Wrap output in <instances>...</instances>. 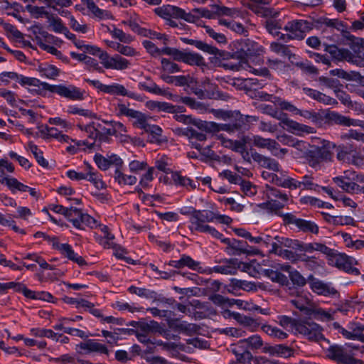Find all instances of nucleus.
I'll return each instance as SVG.
<instances>
[{
  "label": "nucleus",
  "mask_w": 364,
  "mask_h": 364,
  "mask_svg": "<svg viewBox=\"0 0 364 364\" xmlns=\"http://www.w3.org/2000/svg\"><path fill=\"white\" fill-rule=\"evenodd\" d=\"M154 12L159 16L166 20L167 25L173 28H179L183 26V23L177 21L178 19H183L188 23H196L199 16L208 18H213V12L206 9H194L193 12L198 14V16H196L192 13L186 12L185 10L178 6L169 4L156 8Z\"/></svg>",
  "instance_id": "f257e3e1"
},
{
  "label": "nucleus",
  "mask_w": 364,
  "mask_h": 364,
  "mask_svg": "<svg viewBox=\"0 0 364 364\" xmlns=\"http://www.w3.org/2000/svg\"><path fill=\"white\" fill-rule=\"evenodd\" d=\"M283 206H257L253 210V217L260 218L265 215H276L282 217L284 225H295L303 232H310L317 235L319 232L318 226L312 221L296 218L294 214L284 213Z\"/></svg>",
  "instance_id": "f03ea898"
},
{
  "label": "nucleus",
  "mask_w": 364,
  "mask_h": 364,
  "mask_svg": "<svg viewBox=\"0 0 364 364\" xmlns=\"http://www.w3.org/2000/svg\"><path fill=\"white\" fill-rule=\"evenodd\" d=\"M294 147L304 150L303 156L307 160L309 165L314 168H317L321 162L332 161L333 156L332 150L336 147V144L327 140H323L321 146H310L305 141H298L294 144Z\"/></svg>",
  "instance_id": "7ed1b4c3"
},
{
  "label": "nucleus",
  "mask_w": 364,
  "mask_h": 364,
  "mask_svg": "<svg viewBox=\"0 0 364 364\" xmlns=\"http://www.w3.org/2000/svg\"><path fill=\"white\" fill-rule=\"evenodd\" d=\"M164 53L171 56L174 60L183 62L191 66L195 65L201 68L207 66L203 57L196 53L186 52L171 47H165Z\"/></svg>",
  "instance_id": "20e7f679"
},
{
  "label": "nucleus",
  "mask_w": 364,
  "mask_h": 364,
  "mask_svg": "<svg viewBox=\"0 0 364 364\" xmlns=\"http://www.w3.org/2000/svg\"><path fill=\"white\" fill-rule=\"evenodd\" d=\"M290 302L306 316L323 318L327 321L333 319L331 314L321 309L316 308L307 297L298 296L295 299H291Z\"/></svg>",
  "instance_id": "39448f33"
},
{
  "label": "nucleus",
  "mask_w": 364,
  "mask_h": 364,
  "mask_svg": "<svg viewBox=\"0 0 364 364\" xmlns=\"http://www.w3.org/2000/svg\"><path fill=\"white\" fill-rule=\"evenodd\" d=\"M302 190H312L320 191V189L325 191L336 201H343L344 205H357V202L353 201L350 198H346L342 193H336L333 190L328 187H322L314 182V178L309 175H305L300 181V188Z\"/></svg>",
  "instance_id": "423d86ee"
},
{
  "label": "nucleus",
  "mask_w": 364,
  "mask_h": 364,
  "mask_svg": "<svg viewBox=\"0 0 364 364\" xmlns=\"http://www.w3.org/2000/svg\"><path fill=\"white\" fill-rule=\"evenodd\" d=\"M284 29L288 33L287 35L281 34L280 39L284 41L301 40L304 38L305 33L312 29V23L305 20H296L288 22Z\"/></svg>",
  "instance_id": "0eeeda50"
},
{
  "label": "nucleus",
  "mask_w": 364,
  "mask_h": 364,
  "mask_svg": "<svg viewBox=\"0 0 364 364\" xmlns=\"http://www.w3.org/2000/svg\"><path fill=\"white\" fill-rule=\"evenodd\" d=\"M43 90H48L57 93L60 97L70 100H82L84 99L85 90H81L74 85L65 86L63 85H53L48 83L43 84Z\"/></svg>",
  "instance_id": "6e6552de"
},
{
  "label": "nucleus",
  "mask_w": 364,
  "mask_h": 364,
  "mask_svg": "<svg viewBox=\"0 0 364 364\" xmlns=\"http://www.w3.org/2000/svg\"><path fill=\"white\" fill-rule=\"evenodd\" d=\"M322 331V328L316 323L300 319L297 324L296 333L304 336L309 341H320L324 340Z\"/></svg>",
  "instance_id": "1a4fd4ad"
},
{
  "label": "nucleus",
  "mask_w": 364,
  "mask_h": 364,
  "mask_svg": "<svg viewBox=\"0 0 364 364\" xmlns=\"http://www.w3.org/2000/svg\"><path fill=\"white\" fill-rule=\"evenodd\" d=\"M235 46L236 50L233 53V57L241 62L246 61L249 57L259 55L261 51L258 44L250 39L237 41Z\"/></svg>",
  "instance_id": "9d476101"
},
{
  "label": "nucleus",
  "mask_w": 364,
  "mask_h": 364,
  "mask_svg": "<svg viewBox=\"0 0 364 364\" xmlns=\"http://www.w3.org/2000/svg\"><path fill=\"white\" fill-rule=\"evenodd\" d=\"M328 357L339 364H364L361 360L356 359L343 347L332 346L328 349Z\"/></svg>",
  "instance_id": "9b49d317"
},
{
  "label": "nucleus",
  "mask_w": 364,
  "mask_h": 364,
  "mask_svg": "<svg viewBox=\"0 0 364 364\" xmlns=\"http://www.w3.org/2000/svg\"><path fill=\"white\" fill-rule=\"evenodd\" d=\"M181 41L188 45H191L195 46L196 48L207 53L208 54H213L215 55H218L219 57H224V51L218 49L217 48L209 45L202 41L196 40V39H189L187 38H182Z\"/></svg>",
  "instance_id": "f8f14e48"
},
{
  "label": "nucleus",
  "mask_w": 364,
  "mask_h": 364,
  "mask_svg": "<svg viewBox=\"0 0 364 364\" xmlns=\"http://www.w3.org/2000/svg\"><path fill=\"white\" fill-rule=\"evenodd\" d=\"M251 156L252 159L262 168L276 172L279 171V164L275 159L262 155L253 149H251Z\"/></svg>",
  "instance_id": "ddd939ff"
},
{
  "label": "nucleus",
  "mask_w": 364,
  "mask_h": 364,
  "mask_svg": "<svg viewBox=\"0 0 364 364\" xmlns=\"http://www.w3.org/2000/svg\"><path fill=\"white\" fill-rule=\"evenodd\" d=\"M262 352L272 356H279L287 358L293 355L294 349L282 344L275 346L266 344L262 348Z\"/></svg>",
  "instance_id": "4468645a"
},
{
  "label": "nucleus",
  "mask_w": 364,
  "mask_h": 364,
  "mask_svg": "<svg viewBox=\"0 0 364 364\" xmlns=\"http://www.w3.org/2000/svg\"><path fill=\"white\" fill-rule=\"evenodd\" d=\"M170 327L179 333H185L187 336H193L198 332L200 327L195 323H189L186 321H179L178 319L173 321Z\"/></svg>",
  "instance_id": "2eb2a0df"
},
{
  "label": "nucleus",
  "mask_w": 364,
  "mask_h": 364,
  "mask_svg": "<svg viewBox=\"0 0 364 364\" xmlns=\"http://www.w3.org/2000/svg\"><path fill=\"white\" fill-rule=\"evenodd\" d=\"M253 144L261 149H267L275 156H279V153H274V150H277L279 147V144L274 139H265L259 135L253 136Z\"/></svg>",
  "instance_id": "dca6fc26"
},
{
  "label": "nucleus",
  "mask_w": 364,
  "mask_h": 364,
  "mask_svg": "<svg viewBox=\"0 0 364 364\" xmlns=\"http://www.w3.org/2000/svg\"><path fill=\"white\" fill-rule=\"evenodd\" d=\"M231 286L234 289H242L246 291H256L258 289L267 290V286L260 282H251L245 280L231 279Z\"/></svg>",
  "instance_id": "f3484780"
},
{
  "label": "nucleus",
  "mask_w": 364,
  "mask_h": 364,
  "mask_svg": "<svg viewBox=\"0 0 364 364\" xmlns=\"http://www.w3.org/2000/svg\"><path fill=\"white\" fill-rule=\"evenodd\" d=\"M324 50L328 52L333 58L338 60H351L353 55L350 51L345 48H338L335 45L323 44Z\"/></svg>",
  "instance_id": "a211bd4d"
},
{
  "label": "nucleus",
  "mask_w": 364,
  "mask_h": 364,
  "mask_svg": "<svg viewBox=\"0 0 364 364\" xmlns=\"http://www.w3.org/2000/svg\"><path fill=\"white\" fill-rule=\"evenodd\" d=\"M53 245L59 250L60 252L70 260H72L80 266L86 264L85 260L81 257L78 256L75 252L73 250L71 246L68 244H59L54 243Z\"/></svg>",
  "instance_id": "6ab92c4d"
},
{
  "label": "nucleus",
  "mask_w": 364,
  "mask_h": 364,
  "mask_svg": "<svg viewBox=\"0 0 364 364\" xmlns=\"http://www.w3.org/2000/svg\"><path fill=\"white\" fill-rule=\"evenodd\" d=\"M255 268L257 269L258 273L264 274L271 279L273 282H278L282 285L288 283L287 277L281 272L273 269H264L259 264H257V267Z\"/></svg>",
  "instance_id": "aec40b11"
},
{
  "label": "nucleus",
  "mask_w": 364,
  "mask_h": 364,
  "mask_svg": "<svg viewBox=\"0 0 364 364\" xmlns=\"http://www.w3.org/2000/svg\"><path fill=\"white\" fill-rule=\"evenodd\" d=\"M283 124L294 134H301V133L311 134L314 129L311 127L301 124L296 121L289 119L283 120Z\"/></svg>",
  "instance_id": "412c9836"
},
{
  "label": "nucleus",
  "mask_w": 364,
  "mask_h": 364,
  "mask_svg": "<svg viewBox=\"0 0 364 364\" xmlns=\"http://www.w3.org/2000/svg\"><path fill=\"white\" fill-rule=\"evenodd\" d=\"M87 350V353L98 352L106 355L109 354L107 348L100 343L95 342L94 340H87L86 342L80 343L77 345V348Z\"/></svg>",
  "instance_id": "4be33fe9"
},
{
  "label": "nucleus",
  "mask_w": 364,
  "mask_h": 364,
  "mask_svg": "<svg viewBox=\"0 0 364 364\" xmlns=\"http://www.w3.org/2000/svg\"><path fill=\"white\" fill-rule=\"evenodd\" d=\"M240 267V262L237 259H231L226 262L225 265L214 267L212 271L224 274H235L237 269Z\"/></svg>",
  "instance_id": "5701e85b"
},
{
  "label": "nucleus",
  "mask_w": 364,
  "mask_h": 364,
  "mask_svg": "<svg viewBox=\"0 0 364 364\" xmlns=\"http://www.w3.org/2000/svg\"><path fill=\"white\" fill-rule=\"evenodd\" d=\"M199 128L205 129L208 132L225 131L229 133L236 132L233 126V122L229 124H218L215 122H204V123H201V126L199 127Z\"/></svg>",
  "instance_id": "b1692460"
},
{
  "label": "nucleus",
  "mask_w": 364,
  "mask_h": 364,
  "mask_svg": "<svg viewBox=\"0 0 364 364\" xmlns=\"http://www.w3.org/2000/svg\"><path fill=\"white\" fill-rule=\"evenodd\" d=\"M105 93L120 96H127L132 99L136 98L135 93L127 91L124 85L117 83H114L109 85H106Z\"/></svg>",
  "instance_id": "393cba45"
},
{
  "label": "nucleus",
  "mask_w": 364,
  "mask_h": 364,
  "mask_svg": "<svg viewBox=\"0 0 364 364\" xmlns=\"http://www.w3.org/2000/svg\"><path fill=\"white\" fill-rule=\"evenodd\" d=\"M311 288L315 293L323 295L331 296L337 294V291L332 287L321 282L314 281L311 284Z\"/></svg>",
  "instance_id": "a878e982"
},
{
  "label": "nucleus",
  "mask_w": 364,
  "mask_h": 364,
  "mask_svg": "<svg viewBox=\"0 0 364 364\" xmlns=\"http://www.w3.org/2000/svg\"><path fill=\"white\" fill-rule=\"evenodd\" d=\"M343 36L350 41V48L357 56L359 58L363 57L364 40L363 38H356L350 35L348 32H346Z\"/></svg>",
  "instance_id": "bb28decb"
},
{
  "label": "nucleus",
  "mask_w": 364,
  "mask_h": 364,
  "mask_svg": "<svg viewBox=\"0 0 364 364\" xmlns=\"http://www.w3.org/2000/svg\"><path fill=\"white\" fill-rule=\"evenodd\" d=\"M238 344L241 347H245L251 350H257L264 347L263 341L258 335H253L246 339L241 340L238 342Z\"/></svg>",
  "instance_id": "cd10ccee"
},
{
  "label": "nucleus",
  "mask_w": 364,
  "mask_h": 364,
  "mask_svg": "<svg viewBox=\"0 0 364 364\" xmlns=\"http://www.w3.org/2000/svg\"><path fill=\"white\" fill-rule=\"evenodd\" d=\"M331 262L338 269L348 272L351 269V263L346 255L334 252L331 257Z\"/></svg>",
  "instance_id": "c85d7f7f"
},
{
  "label": "nucleus",
  "mask_w": 364,
  "mask_h": 364,
  "mask_svg": "<svg viewBox=\"0 0 364 364\" xmlns=\"http://www.w3.org/2000/svg\"><path fill=\"white\" fill-rule=\"evenodd\" d=\"M215 218V213L209 210L193 211V216L191 218L192 223L212 222Z\"/></svg>",
  "instance_id": "c756f323"
},
{
  "label": "nucleus",
  "mask_w": 364,
  "mask_h": 364,
  "mask_svg": "<svg viewBox=\"0 0 364 364\" xmlns=\"http://www.w3.org/2000/svg\"><path fill=\"white\" fill-rule=\"evenodd\" d=\"M242 348L243 347H241V346L237 343V345L235 346L232 349V353L237 358V361L245 364L252 360H254L255 357H253L250 351L247 349H240Z\"/></svg>",
  "instance_id": "7c9ffc66"
},
{
  "label": "nucleus",
  "mask_w": 364,
  "mask_h": 364,
  "mask_svg": "<svg viewBox=\"0 0 364 364\" xmlns=\"http://www.w3.org/2000/svg\"><path fill=\"white\" fill-rule=\"evenodd\" d=\"M171 178L175 185L185 187L188 190H193L197 186L196 182L186 176H182L178 172L173 173Z\"/></svg>",
  "instance_id": "2f4dec72"
},
{
  "label": "nucleus",
  "mask_w": 364,
  "mask_h": 364,
  "mask_svg": "<svg viewBox=\"0 0 364 364\" xmlns=\"http://www.w3.org/2000/svg\"><path fill=\"white\" fill-rule=\"evenodd\" d=\"M258 119L259 118L256 116L240 115V117L233 122V126L236 132L246 130L249 129L250 123L257 122Z\"/></svg>",
  "instance_id": "473e14b6"
},
{
  "label": "nucleus",
  "mask_w": 364,
  "mask_h": 364,
  "mask_svg": "<svg viewBox=\"0 0 364 364\" xmlns=\"http://www.w3.org/2000/svg\"><path fill=\"white\" fill-rule=\"evenodd\" d=\"M79 127L81 130L86 132L87 137L92 141V142H95V147L96 146H100L101 143H100V135L97 131L95 122H92L86 126L80 125Z\"/></svg>",
  "instance_id": "72a5a7b5"
},
{
  "label": "nucleus",
  "mask_w": 364,
  "mask_h": 364,
  "mask_svg": "<svg viewBox=\"0 0 364 364\" xmlns=\"http://www.w3.org/2000/svg\"><path fill=\"white\" fill-rule=\"evenodd\" d=\"M128 291L131 294H136L140 297L147 299H152L153 301L157 300V293L153 290L146 288H139L134 286H131Z\"/></svg>",
  "instance_id": "f704fd0d"
},
{
  "label": "nucleus",
  "mask_w": 364,
  "mask_h": 364,
  "mask_svg": "<svg viewBox=\"0 0 364 364\" xmlns=\"http://www.w3.org/2000/svg\"><path fill=\"white\" fill-rule=\"evenodd\" d=\"M111 60L112 63L109 65V69L122 70L127 69L130 65V62L119 54L112 56Z\"/></svg>",
  "instance_id": "c9c22d12"
},
{
  "label": "nucleus",
  "mask_w": 364,
  "mask_h": 364,
  "mask_svg": "<svg viewBox=\"0 0 364 364\" xmlns=\"http://www.w3.org/2000/svg\"><path fill=\"white\" fill-rule=\"evenodd\" d=\"M83 213L77 208H73V206L68 208L66 213V218L73 223V225L76 228H81L82 217Z\"/></svg>",
  "instance_id": "e433bc0d"
},
{
  "label": "nucleus",
  "mask_w": 364,
  "mask_h": 364,
  "mask_svg": "<svg viewBox=\"0 0 364 364\" xmlns=\"http://www.w3.org/2000/svg\"><path fill=\"white\" fill-rule=\"evenodd\" d=\"M114 178L119 184L134 185L136 183V178L134 176L126 175L123 173L119 168H117L114 172Z\"/></svg>",
  "instance_id": "4c0bfd02"
},
{
  "label": "nucleus",
  "mask_w": 364,
  "mask_h": 364,
  "mask_svg": "<svg viewBox=\"0 0 364 364\" xmlns=\"http://www.w3.org/2000/svg\"><path fill=\"white\" fill-rule=\"evenodd\" d=\"M95 126L100 135V143H109L111 140L109 136H112V127H106L100 122H95Z\"/></svg>",
  "instance_id": "58836bf2"
},
{
  "label": "nucleus",
  "mask_w": 364,
  "mask_h": 364,
  "mask_svg": "<svg viewBox=\"0 0 364 364\" xmlns=\"http://www.w3.org/2000/svg\"><path fill=\"white\" fill-rule=\"evenodd\" d=\"M10 184L16 186L14 188V189H16V190H18V191H20L22 192L28 191L32 197H33L36 199H38V198H41V196H42L41 193H39L38 191H37L36 190V188L28 187V186L24 185L22 183L19 182L18 180H14V181L11 180L10 181Z\"/></svg>",
  "instance_id": "ea45409f"
},
{
  "label": "nucleus",
  "mask_w": 364,
  "mask_h": 364,
  "mask_svg": "<svg viewBox=\"0 0 364 364\" xmlns=\"http://www.w3.org/2000/svg\"><path fill=\"white\" fill-rule=\"evenodd\" d=\"M47 19L50 23V26H52L53 31L55 33L66 34L68 28L63 25L60 18L55 17L50 14Z\"/></svg>",
  "instance_id": "a19ab883"
},
{
  "label": "nucleus",
  "mask_w": 364,
  "mask_h": 364,
  "mask_svg": "<svg viewBox=\"0 0 364 364\" xmlns=\"http://www.w3.org/2000/svg\"><path fill=\"white\" fill-rule=\"evenodd\" d=\"M28 148L33 154L38 164L44 168H47L48 166V162L44 159L43 151L38 149V146L34 144L32 141H30L28 143Z\"/></svg>",
  "instance_id": "79ce46f5"
},
{
  "label": "nucleus",
  "mask_w": 364,
  "mask_h": 364,
  "mask_svg": "<svg viewBox=\"0 0 364 364\" xmlns=\"http://www.w3.org/2000/svg\"><path fill=\"white\" fill-rule=\"evenodd\" d=\"M87 7L95 16L100 18H109L111 16L109 11L100 9L93 1L87 0Z\"/></svg>",
  "instance_id": "37998d69"
},
{
  "label": "nucleus",
  "mask_w": 364,
  "mask_h": 364,
  "mask_svg": "<svg viewBox=\"0 0 364 364\" xmlns=\"http://www.w3.org/2000/svg\"><path fill=\"white\" fill-rule=\"evenodd\" d=\"M137 328H139V332L143 334H148L150 332L159 331L161 327L158 322L151 321L150 323H137Z\"/></svg>",
  "instance_id": "c03bdc74"
},
{
  "label": "nucleus",
  "mask_w": 364,
  "mask_h": 364,
  "mask_svg": "<svg viewBox=\"0 0 364 364\" xmlns=\"http://www.w3.org/2000/svg\"><path fill=\"white\" fill-rule=\"evenodd\" d=\"M222 242L228 244V246L234 250V252L232 253L233 255H239L242 253L247 252V250L245 248L243 242L240 240H234L232 242H231L229 239L224 238L222 239Z\"/></svg>",
  "instance_id": "a18cd8bd"
},
{
  "label": "nucleus",
  "mask_w": 364,
  "mask_h": 364,
  "mask_svg": "<svg viewBox=\"0 0 364 364\" xmlns=\"http://www.w3.org/2000/svg\"><path fill=\"white\" fill-rule=\"evenodd\" d=\"M231 316L238 323L245 326H256L258 325L257 322L254 318L242 315L240 313L233 312L231 314Z\"/></svg>",
  "instance_id": "49530a36"
},
{
  "label": "nucleus",
  "mask_w": 364,
  "mask_h": 364,
  "mask_svg": "<svg viewBox=\"0 0 364 364\" xmlns=\"http://www.w3.org/2000/svg\"><path fill=\"white\" fill-rule=\"evenodd\" d=\"M26 9L35 18H39L40 17H41L43 16H45L47 18L49 16V15L50 14L49 12H48L46 10L44 6H32L31 4H28L26 6Z\"/></svg>",
  "instance_id": "de8ad7c7"
},
{
  "label": "nucleus",
  "mask_w": 364,
  "mask_h": 364,
  "mask_svg": "<svg viewBox=\"0 0 364 364\" xmlns=\"http://www.w3.org/2000/svg\"><path fill=\"white\" fill-rule=\"evenodd\" d=\"M31 331L32 335L35 336L50 338L56 341H58L59 338L63 337L62 335H58L52 330L32 328Z\"/></svg>",
  "instance_id": "09e8293b"
},
{
  "label": "nucleus",
  "mask_w": 364,
  "mask_h": 364,
  "mask_svg": "<svg viewBox=\"0 0 364 364\" xmlns=\"http://www.w3.org/2000/svg\"><path fill=\"white\" fill-rule=\"evenodd\" d=\"M299 320L287 316H281L279 317V323L284 328H290L296 331Z\"/></svg>",
  "instance_id": "8fccbe9b"
},
{
  "label": "nucleus",
  "mask_w": 364,
  "mask_h": 364,
  "mask_svg": "<svg viewBox=\"0 0 364 364\" xmlns=\"http://www.w3.org/2000/svg\"><path fill=\"white\" fill-rule=\"evenodd\" d=\"M176 86H191L193 84H197V80L193 77L187 75L175 76L174 82Z\"/></svg>",
  "instance_id": "3c124183"
},
{
  "label": "nucleus",
  "mask_w": 364,
  "mask_h": 364,
  "mask_svg": "<svg viewBox=\"0 0 364 364\" xmlns=\"http://www.w3.org/2000/svg\"><path fill=\"white\" fill-rule=\"evenodd\" d=\"M146 133H149L152 136L150 140L151 142L159 141V137L161 136L162 129L160 127L154 124H149L144 129Z\"/></svg>",
  "instance_id": "603ef678"
},
{
  "label": "nucleus",
  "mask_w": 364,
  "mask_h": 364,
  "mask_svg": "<svg viewBox=\"0 0 364 364\" xmlns=\"http://www.w3.org/2000/svg\"><path fill=\"white\" fill-rule=\"evenodd\" d=\"M102 122L112 127V136L126 133L127 132L126 127L120 122L103 120Z\"/></svg>",
  "instance_id": "864d4df0"
},
{
  "label": "nucleus",
  "mask_w": 364,
  "mask_h": 364,
  "mask_svg": "<svg viewBox=\"0 0 364 364\" xmlns=\"http://www.w3.org/2000/svg\"><path fill=\"white\" fill-rule=\"evenodd\" d=\"M110 33L114 38L124 43H130L134 40L132 36L127 34L122 30L117 28H114L112 31H111Z\"/></svg>",
  "instance_id": "5fc2aeb1"
},
{
  "label": "nucleus",
  "mask_w": 364,
  "mask_h": 364,
  "mask_svg": "<svg viewBox=\"0 0 364 364\" xmlns=\"http://www.w3.org/2000/svg\"><path fill=\"white\" fill-rule=\"evenodd\" d=\"M18 82L23 86H24V85L35 86V87H41V90H43V84L46 83L45 82H41L37 78L25 77L21 75H19Z\"/></svg>",
  "instance_id": "6e6d98bb"
},
{
  "label": "nucleus",
  "mask_w": 364,
  "mask_h": 364,
  "mask_svg": "<svg viewBox=\"0 0 364 364\" xmlns=\"http://www.w3.org/2000/svg\"><path fill=\"white\" fill-rule=\"evenodd\" d=\"M318 81L322 86H325L328 88L333 89L334 90L338 89L339 86H341L338 80L329 78L324 76L318 77Z\"/></svg>",
  "instance_id": "4d7b16f0"
},
{
  "label": "nucleus",
  "mask_w": 364,
  "mask_h": 364,
  "mask_svg": "<svg viewBox=\"0 0 364 364\" xmlns=\"http://www.w3.org/2000/svg\"><path fill=\"white\" fill-rule=\"evenodd\" d=\"M322 23L327 26L328 27H331L340 31L343 33H346L345 29L346 28V25L343 21H339L338 19H330L328 18H324L322 20Z\"/></svg>",
  "instance_id": "13d9d810"
},
{
  "label": "nucleus",
  "mask_w": 364,
  "mask_h": 364,
  "mask_svg": "<svg viewBox=\"0 0 364 364\" xmlns=\"http://www.w3.org/2000/svg\"><path fill=\"white\" fill-rule=\"evenodd\" d=\"M274 103L276 105L279 106V107L282 109L291 112H292V113H294L295 114H296V112L298 111V108H296L291 102L285 101V100H282L279 97H274Z\"/></svg>",
  "instance_id": "bf43d9fd"
},
{
  "label": "nucleus",
  "mask_w": 364,
  "mask_h": 364,
  "mask_svg": "<svg viewBox=\"0 0 364 364\" xmlns=\"http://www.w3.org/2000/svg\"><path fill=\"white\" fill-rule=\"evenodd\" d=\"M277 185L290 189H296L300 188V181L288 177L284 179L280 178L279 182H277Z\"/></svg>",
  "instance_id": "052dcab7"
},
{
  "label": "nucleus",
  "mask_w": 364,
  "mask_h": 364,
  "mask_svg": "<svg viewBox=\"0 0 364 364\" xmlns=\"http://www.w3.org/2000/svg\"><path fill=\"white\" fill-rule=\"evenodd\" d=\"M296 114H299L305 119H309L315 123L320 122L321 119V117L318 113L311 110H301L298 109Z\"/></svg>",
  "instance_id": "680f3d73"
},
{
  "label": "nucleus",
  "mask_w": 364,
  "mask_h": 364,
  "mask_svg": "<svg viewBox=\"0 0 364 364\" xmlns=\"http://www.w3.org/2000/svg\"><path fill=\"white\" fill-rule=\"evenodd\" d=\"M162 69L169 73H174L181 71L178 64L170 61L168 59L162 58L161 60Z\"/></svg>",
  "instance_id": "e2e57ef3"
},
{
  "label": "nucleus",
  "mask_w": 364,
  "mask_h": 364,
  "mask_svg": "<svg viewBox=\"0 0 364 364\" xmlns=\"http://www.w3.org/2000/svg\"><path fill=\"white\" fill-rule=\"evenodd\" d=\"M210 300L215 304L221 306H230L233 305V301L220 294H213L210 296Z\"/></svg>",
  "instance_id": "0e129e2a"
},
{
  "label": "nucleus",
  "mask_w": 364,
  "mask_h": 364,
  "mask_svg": "<svg viewBox=\"0 0 364 364\" xmlns=\"http://www.w3.org/2000/svg\"><path fill=\"white\" fill-rule=\"evenodd\" d=\"M265 27L267 31L273 36H279L280 34L279 30L282 28L281 24L272 18L267 20Z\"/></svg>",
  "instance_id": "69168bd1"
},
{
  "label": "nucleus",
  "mask_w": 364,
  "mask_h": 364,
  "mask_svg": "<svg viewBox=\"0 0 364 364\" xmlns=\"http://www.w3.org/2000/svg\"><path fill=\"white\" fill-rule=\"evenodd\" d=\"M86 176H87L86 179L92 183L97 188L100 189L105 187V183L97 173L90 171L87 173H86Z\"/></svg>",
  "instance_id": "338daca9"
},
{
  "label": "nucleus",
  "mask_w": 364,
  "mask_h": 364,
  "mask_svg": "<svg viewBox=\"0 0 364 364\" xmlns=\"http://www.w3.org/2000/svg\"><path fill=\"white\" fill-rule=\"evenodd\" d=\"M296 66L306 74L317 75L318 73V70L309 62H298L296 63Z\"/></svg>",
  "instance_id": "774afa93"
}]
</instances>
